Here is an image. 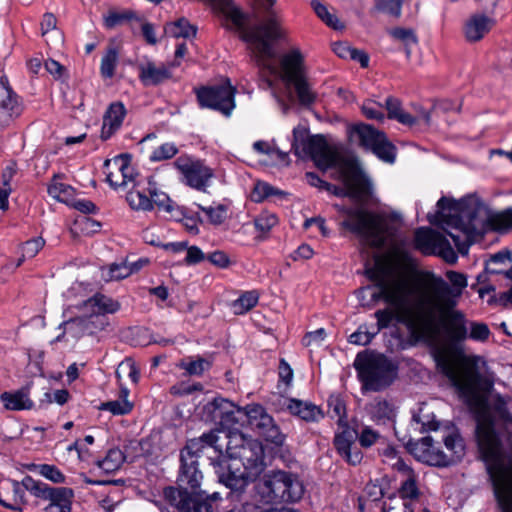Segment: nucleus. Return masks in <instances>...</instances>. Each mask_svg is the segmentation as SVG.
Wrapping results in <instances>:
<instances>
[{
	"label": "nucleus",
	"mask_w": 512,
	"mask_h": 512,
	"mask_svg": "<svg viewBox=\"0 0 512 512\" xmlns=\"http://www.w3.org/2000/svg\"><path fill=\"white\" fill-rule=\"evenodd\" d=\"M9 483L12 492V502H10L8 509L21 512L22 506L26 503L25 491L27 489L23 485V480L21 482L10 480Z\"/></svg>",
	"instance_id": "nucleus-50"
},
{
	"label": "nucleus",
	"mask_w": 512,
	"mask_h": 512,
	"mask_svg": "<svg viewBox=\"0 0 512 512\" xmlns=\"http://www.w3.org/2000/svg\"><path fill=\"white\" fill-rule=\"evenodd\" d=\"M83 306L91 315L113 314L120 309L117 301L101 293H96L87 299Z\"/></svg>",
	"instance_id": "nucleus-31"
},
{
	"label": "nucleus",
	"mask_w": 512,
	"mask_h": 512,
	"mask_svg": "<svg viewBox=\"0 0 512 512\" xmlns=\"http://www.w3.org/2000/svg\"><path fill=\"white\" fill-rule=\"evenodd\" d=\"M437 207V224L453 240L458 252L466 255L477 234L475 211H461L459 202L445 196L438 200Z\"/></svg>",
	"instance_id": "nucleus-5"
},
{
	"label": "nucleus",
	"mask_w": 512,
	"mask_h": 512,
	"mask_svg": "<svg viewBox=\"0 0 512 512\" xmlns=\"http://www.w3.org/2000/svg\"><path fill=\"white\" fill-rule=\"evenodd\" d=\"M104 168L107 182L116 190L126 187L129 183H135L134 168L129 154H120L106 160Z\"/></svg>",
	"instance_id": "nucleus-19"
},
{
	"label": "nucleus",
	"mask_w": 512,
	"mask_h": 512,
	"mask_svg": "<svg viewBox=\"0 0 512 512\" xmlns=\"http://www.w3.org/2000/svg\"><path fill=\"white\" fill-rule=\"evenodd\" d=\"M410 452L421 462L436 467H447L451 459L433 444V438L430 436L408 443Z\"/></svg>",
	"instance_id": "nucleus-22"
},
{
	"label": "nucleus",
	"mask_w": 512,
	"mask_h": 512,
	"mask_svg": "<svg viewBox=\"0 0 512 512\" xmlns=\"http://www.w3.org/2000/svg\"><path fill=\"white\" fill-rule=\"evenodd\" d=\"M165 32L174 38H190L195 37L197 28L193 26L186 18L182 17L178 20L166 25Z\"/></svg>",
	"instance_id": "nucleus-39"
},
{
	"label": "nucleus",
	"mask_w": 512,
	"mask_h": 512,
	"mask_svg": "<svg viewBox=\"0 0 512 512\" xmlns=\"http://www.w3.org/2000/svg\"><path fill=\"white\" fill-rule=\"evenodd\" d=\"M126 114V107L120 101L113 102L108 106L103 115L100 134L102 140L106 141L110 139L117 131L120 130Z\"/></svg>",
	"instance_id": "nucleus-24"
},
{
	"label": "nucleus",
	"mask_w": 512,
	"mask_h": 512,
	"mask_svg": "<svg viewBox=\"0 0 512 512\" xmlns=\"http://www.w3.org/2000/svg\"><path fill=\"white\" fill-rule=\"evenodd\" d=\"M125 455L119 448H111L107 451L102 460L96 462L97 466L105 473L110 474L117 471L125 461Z\"/></svg>",
	"instance_id": "nucleus-38"
},
{
	"label": "nucleus",
	"mask_w": 512,
	"mask_h": 512,
	"mask_svg": "<svg viewBox=\"0 0 512 512\" xmlns=\"http://www.w3.org/2000/svg\"><path fill=\"white\" fill-rule=\"evenodd\" d=\"M287 409L292 415L306 422H317L324 416L322 410L315 404L294 398L289 399Z\"/></svg>",
	"instance_id": "nucleus-30"
},
{
	"label": "nucleus",
	"mask_w": 512,
	"mask_h": 512,
	"mask_svg": "<svg viewBox=\"0 0 512 512\" xmlns=\"http://www.w3.org/2000/svg\"><path fill=\"white\" fill-rule=\"evenodd\" d=\"M147 191L150 195L153 207L157 206L159 210H163L165 212L172 211L173 207L171 199L165 192L159 190L153 177H147Z\"/></svg>",
	"instance_id": "nucleus-35"
},
{
	"label": "nucleus",
	"mask_w": 512,
	"mask_h": 512,
	"mask_svg": "<svg viewBox=\"0 0 512 512\" xmlns=\"http://www.w3.org/2000/svg\"><path fill=\"white\" fill-rule=\"evenodd\" d=\"M380 160L386 163H394L396 158V148L384 135L376 146L371 150Z\"/></svg>",
	"instance_id": "nucleus-47"
},
{
	"label": "nucleus",
	"mask_w": 512,
	"mask_h": 512,
	"mask_svg": "<svg viewBox=\"0 0 512 512\" xmlns=\"http://www.w3.org/2000/svg\"><path fill=\"white\" fill-rule=\"evenodd\" d=\"M414 246L423 254L438 255L450 264L457 261V255L449 240L431 228L421 227L415 231Z\"/></svg>",
	"instance_id": "nucleus-17"
},
{
	"label": "nucleus",
	"mask_w": 512,
	"mask_h": 512,
	"mask_svg": "<svg viewBox=\"0 0 512 512\" xmlns=\"http://www.w3.org/2000/svg\"><path fill=\"white\" fill-rule=\"evenodd\" d=\"M57 19L52 13H45L43 19L41 21V31L42 36H46L49 32H54V42L55 44L63 43V35L57 29Z\"/></svg>",
	"instance_id": "nucleus-57"
},
{
	"label": "nucleus",
	"mask_w": 512,
	"mask_h": 512,
	"mask_svg": "<svg viewBox=\"0 0 512 512\" xmlns=\"http://www.w3.org/2000/svg\"><path fill=\"white\" fill-rule=\"evenodd\" d=\"M403 0H375L378 11L399 18L401 16Z\"/></svg>",
	"instance_id": "nucleus-61"
},
{
	"label": "nucleus",
	"mask_w": 512,
	"mask_h": 512,
	"mask_svg": "<svg viewBox=\"0 0 512 512\" xmlns=\"http://www.w3.org/2000/svg\"><path fill=\"white\" fill-rule=\"evenodd\" d=\"M308 130L303 126H297L293 129V140L291 143V151L300 157L304 158V154L307 151V143L310 140Z\"/></svg>",
	"instance_id": "nucleus-42"
},
{
	"label": "nucleus",
	"mask_w": 512,
	"mask_h": 512,
	"mask_svg": "<svg viewBox=\"0 0 512 512\" xmlns=\"http://www.w3.org/2000/svg\"><path fill=\"white\" fill-rule=\"evenodd\" d=\"M424 295L420 299L419 341L429 342L444 333L452 344L468 339L469 320L456 309L457 300H444L443 292L450 290L449 283L441 276L426 271Z\"/></svg>",
	"instance_id": "nucleus-2"
},
{
	"label": "nucleus",
	"mask_w": 512,
	"mask_h": 512,
	"mask_svg": "<svg viewBox=\"0 0 512 512\" xmlns=\"http://www.w3.org/2000/svg\"><path fill=\"white\" fill-rule=\"evenodd\" d=\"M387 32L394 40L403 44L406 57L409 59L412 47L418 44V37L415 31L411 28L395 27L389 29Z\"/></svg>",
	"instance_id": "nucleus-36"
},
{
	"label": "nucleus",
	"mask_w": 512,
	"mask_h": 512,
	"mask_svg": "<svg viewBox=\"0 0 512 512\" xmlns=\"http://www.w3.org/2000/svg\"><path fill=\"white\" fill-rule=\"evenodd\" d=\"M329 412L333 416L338 417V421L342 422L346 418V405L340 395H330L327 400Z\"/></svg>",
	"instance_id": "nucleus-63"
},
{
	"label": "nucleus",
	"mask_w": 512,
	"mask_h": 512,
	"mask_svg": "<svg viewBox=\"0 0 512 512\" xmlns=\"http://www.w3.org/2000/svg\"><path fill=\"white\" fill-rule=\"evenodd\" d=\"M434 360L438 371L449 380L459 398L481 413L476 427L480 456L501 512H512V458L505 453L495 422L488 414L491 409L505 425H512L511 398L495 394L489 404L486 393L493 384L481 374L476 363L467 358L457 361L447 351L437 350Z\"/></svg>",
	"instance_id": "nucleus-1"
},
{
	"label": "nucleus",
	"mask_w": 512,
	"mask_h": 512,
	"mask_svg": "<svg viewBox=\"0 0 512 512\" xmlns=\"http://www.w3.org/2000/svg\"><path fill=\"white\" fill-rule=\"evenodd\" d=\"M137 271H139V267H136V264L112 263L107 269H102V278L105 281L121 280Z\"/></svg>",
	"instance_id": "nucleus-37"
},
{
	"label": "nucleus",
	"mask_w": 512,
	"mask_h": 512,
	"mask_svg": "<svg viewBox=\"0 0 512 512\" xmlns=\"http://www.w3.org/2000/svg\"><path fill=\"white\" fill-rule=\"evenodd\" d=\"M0 83L3 85V95L0 98V116L8 119L19 117L23 111V106L18 95L9 87L7 77H1Z\"/></svg>",
	"instance_id": "nucleus-26"
},
{
	"label": "nucleus",
	"mask_w": 512,
	"mask_h": 512,
	"mask_svg": "<svg viewBox=\"0 0 512 512\" xmlns=\"http://www.w3.org/2000/svg\"><path fill=\"white\" fill-rule=\"evenodd\" d=\"M353 134L357 136L359 145L370 151L385 135L383 132L378 131L373 126L363 123L354 126Z\"/></svg>",
	"instance_id": "nucleus-33"
},
{
	"label": "nucleus",
	"mask_w": 512,
	"mask_h": 512,
	"mask_svg": "<svg viewBox=\"0 0 512 512\" xmlns=\"http://www.w3.org/2000/svg\"><path fill=\"white\" fill-rule=\"evenodd\" d=\"M48 193L59 202H63L69 206L75 199L74 188L65 183L53 182L48 186Z\"/></svg>",
	"instance_id": "nucleus-41"
},
{
	"label": "nucleus",
	"mask_w": 512,
	"mask_h": 512,
	"mask_svg": "<svg viewBox=\"0 0 512 512\" xmlns=\"http://www.w3.org/2000/svg\"><path fill=\"white\" fill-rule=\"evenodd\" d=\"M311 6L316 13V15L329 27L334 30H342L344 29V24L337 18L336 15L331 14L327 7L319 2L318 0H312Z\"/></svg>",
	"instance_id": "nucleus-45"
},
{
	"label": "nucleus",
	"mask_w": 512,
	"mask_h": 512,
	"mask_svg": "<svg viewBox=\"0 0 512 512\" xmlns=\"http://www.w3.org/2000/svg\"><path fill=\"white\" fill-rule=\"evenodd\" d=\"M399 493L402 499H417L420 492L417 486V476L416 474L407 477L405 481L402 482Z\"/></svg>",
	"instance_id": "nucleus-59"
},
{
	"label": "nucleus",
	"mask_w": 512,
	"mask_h": 512,
	"mask_svg": "<svg viewBox=\"0 0 512 512\" xmlns=\"http://www.w3.org/2000/svg\"><path fill=\"white\" fill-rule=\"evenodd\" d=\"M213 450L216 456H210L209 459L219 482L230 489L229 497L232 500L241 501V494L256 476H250L249 471L243 468L239 462L231 459L228 455L225 456L222 453V446L216 443Z\"/></svg>",
	"instance_id": "nucleus-13"
},
{
	"label": "nucleus",
	"mask_w": 512,
	"mask_h": 512,
	"mask_svg": "<svg viewBox=\"0 0 512 512\" xmlns=\"http://www.w3.org/2000/svg\"><path fill=\"white\" fill-rule=\"evenodd\" d=\"M118 64V50L115 47H109L101 59L100 74L104 79H110L115 74Z\"/></svg>",
	"instance_id": "nucleus-44"
},
{
	"label": "nucleus",
	"mask_w": 512,
	"mask_h": 512,
	"mask_svg": "<svg viewBox=\"0 0 512 512\" xmlns=\"http://www.w3.org/2000/svg\"><path fill=\"white\" fill-rule=\"evenodd\" d=\"M179 152L178 147L172 142H166L155 148L149 156L151 162H160L172 159Z\"/></svg>",
	"instance_id": "nucleus-53"
},
{
	"label": "nucleus",
	"mask_w": 512,
	"mask_h": 512,
	"mask_svg": "<svg viewBox=\"0 0 512 512\" xmlns=\"http://www.w3.org/2000/svg\"><path fill=\"white\" fill-rule=\"evenodd\" d=\"M254 491L263 504L295 503L303 497L305 488L298 474L272 470L254 485Z\"/></svg>",
	"instance_id": "nucleus-6"
},
{
	"label": "nucleus",
	"mask_w": 512,
	"mask_h": 512,
	"mask_svg": "<svg viewBox=\"0 0 512 512\" xmlns=\"http://www.w3.org/2000/svg\"><path fill=\"white\" fill-rule=\"evenodd\" d=\"M23 485L32 495L37 498L47 500L53 487L34 480L31 476H25L23 478Z\"/></svg>",
	"instance_id": "nucleus-52"
},
{
	"label": "nucleus",
	"mask_w": 512,
	"mask_h": 512,
	"mask_svg": "<svg viewBox=\"0 0 512 512\" xmlns=\"http://www.w3.org/2000/svg\"><path fill=\"white\" fill-rule=\"evenodd\" d=\"M87 325V319L84 317H77L64 321L60 324L59 328L64 327L62 334L58 335L56 341H61L65 335V332L74 333L73 336L77 337V332L83 330Z\"/></svg>",
	"instance_id": "nucleus-62"
},
{
	"label": "nucleus",
	"mask_w": 512,
	"mask_h": 512,
	"mask_svg": "<svg viewBox=\"0 0 512 512\" xmlns=\"http://www.w3.org/2000/svg\"><path fill=\"white\" fill-rule=\"evenodd\" d=\"M204 491L187 492L175 487L164 489L166 500L179 512H213V501L220 499L218 492L205 495Z\"/></svg>",
	"instance_id": "nucleus-15"
},
{
	"label": "nucleus",
	"mask_w": 512,
	"mask_h": 512,
	"mask_svg": "<svg viewBox=\"0 0 512 512\" xmlns=\"http://www.w3.org/2000/svg\"><path fill=\"white\" fill-rule=\"evenodd\" d=\"M220 12L226 15L241 31L242 39L249 43L253 49V59L263 71L276 74L277 69L271 63L276 53L272 42L283 37L280 20L274 13H270L264 23L245 26V15L240 9L232 5L231 0H208Z\"/></svg>",
	"instance_id": "nucleus-4"
},
{
	"label": "nucleus",
	"mask_w": 512,
	"mask_h": 512,
	"mask_svg": "<svg viewBox=\"0 0 512 512\" xmlns=\"http://www.w3.org/2000/svg\"><path fill=\"white\" fill-rule=\"evenodd\" d=\"M30 471H36L41 476L53 483H64V474L55 466L50 464H30L27 466Z\"/></svg>",
	"instance_id": "nucleus-48"
},
{
	"label": "nucleus",
	"mask_w": 512,
	"mask_h": 512,
	"mask_svg": "<svg viewBox=\"0 0 512 512\" xmlns=\"http://www.w3.org/2000/svg\"><path fill=\"white\" fill-rule=\"evenodd\" d=\"M74 491L67 487H53L48 501L49 505L45 507V512H71L72 499Z\"/></svg>",
	"instance_id": "nucleus-28"
},
{
	"label": "nucleus",
	"mask_w": 512,
	"mask_h": 512,
	"mask_svg": "<svg viewBox=\"0 0 512 512\" xmlns=\"http://www.w3.org/2000/svg\"><path fill=\"white\" fill-rule=\"evenodd\" d=\"M426 271L409 280L407 278L379 279L372 294V300H383L391 307L379 309L374 313L377 320V333L393 323L404 325L410 335L419 341L421 317L420 299L424 295Z\"/></svg>",
	"instance_id": "nucleus-3"
},
{
	"label": "nucleus",
	"mask_w": 512,
	"mask_h": 512,
	"mask_svg": "<svg viewBox=\"0 0 512 512\" xmlns=\"http://www.w3.org/2000/svg\"><path fill=\"white\" fill-rule=\"evenodd\" d=\"M214 431L203 433L200 437L190 439L180 453V470L177 478L178 487L184 491L196 493L200 488L203 474L198 467V458L207 448H213L218 442Z\"/></svg>",
	"instance_id": "nucleus-7"
},
{
	"label": "nucleus",
	"mask_w": 512,
	"mask_h": 512,
	"mask_svg": "<svg viewBox=\"0 0 512 512\" xmlns=\"http://www.w3.org/2000/svg\"><path fill=\"white\" fill-rule=\"evenodd\" d=\"M354 439L355 432L345 429L335 435L333 444L343 460L350 465L356 466L362 461L363 454L357 447L353 446Z\"/></svg>",
	"instance_id": "nucleus-23"
},
{
	"label": "nucleus",
	"mask_w": 512,
	"mask_h": 512,
	"mask_svg": "<svg viewBox=\"0 0 512 512\" xmlns=\"http://www.w3.org/2000/svg\"><path fill=\"white\" fill-rule=\"evenodd\" d=\"M362 388L381 391L396 377L397 367L383 354L360 352L353 364Z\"/></svg>",
	"instance_id": "nucleus-8"
},
{
	"label": "nucleus",
	"mask_w": 512,
	"mask_h": 512,
	"mask_svg": "<svg viewBox=\"0 0 512 512\" xmlns=\"http://www.w3.org/2000/svg\"><path fill=\"white\" fill-rule=\"evenodd\" d=\"M468 327V338L473 341L484 343L491 336V331L484 322L469 321Z\"/></svg>",
	"instance_id": "nucleus-56"
},
{
	"label": "nucleus",
	"mask_w": 512,
	"mask_h": 512,
	"mask_svg": "<svg viewBox=\"0 0 512 512\" xmlns=\"http://www.w3.org/2000/svg\"><path fill=\"white\" fill-rule=\"evenodd\" d=\"M173 165L183 176V182L199 191L205 192L214 177L213 170L203 161L193 159L188 155L179 156Z\"/></svg>",
	"instance_id": "nucleus-18"
},
{
	"label": "nucleus",
	"mask_w": 512,
	"mask_h": 512,
	"mask_svg": "<svg viewBox=\"0 0 512 512\" xmlns=\"http://www.w3.org/2000/svg\"><path fill=\"white\" fill-rule=\"evenodd\" d=\"M372 418L377 422L385 423L395 417L393 406L386 400H377L371 405Z\"/></svg>",
	"instance_id": "nucleus-46"
},
{
	"label": "nucleus",
	"mask_w": 512,
	"mask_h": 512,
	"mask_svg": "<svg viewBox=\"0 0 512 512\" xmlns=\"http://www.w3.org/2000/svg\"><path fill=\"white\" fill-rule=\"evenodd\" d=\"M446 277L449 280L448 291L443 292V299L457 300L462 295L463 290L467 287V277L461 272L449 270L446 272Z\"/></svg>",
	"instance_id": "nucleus-34"
},
{
	"label": "nucleus",
	"mask_w": 512,
	"mask_h": 512,
	"mask_svg": "<svg viewBox=\"0 0 512 512\" xmlns=\"http://www.w3.org/2000/svg\"><path fill=\"white\" fill-rule=\"evenodd\" d=\"M100 410L109 411L113 415H126L133 409V404L126 399H118L101 403Z\"/></svg>",
	"instance_id": "nucleus-55"
},
{
	"label": "nucleus",
	"mask_w": 512,
	"mask_h": 512,
	"mask_svg": "<svg viewBox=\"0 0 512 512\" xmlns=\"http://www.w3.org/2000/svg\"><path fill=\"white\" fill-rule=\"evenodd\" d=\"M492 228L499 232H505L512 228V207H508L493 214L490 219Z\"/></svg>",
	"instance_id": "nucleus-49"
},
{
	"label": "nucleus",
	"mask_w": 512,
	"mask_h": 512,
	"mask_svg": "<svg viewBox=\"0 0 512 512\" xmlns=\"http://www.w3.org/2000/svg\"><path fill=\"white\" fill-rule=\"evenodd\" d=\"M171 77V71L164 65L157 66L151 61L139 65V79L145 86L159 85Z\"/></svg>",
	"instance_id": "nucleus-27"
},
{
	"label": "nucleus",
	"mask_w": 512,
	"mask_h": 512,
	"mask_svg": "<svg viewBox=\"0 0 512 512\" xmlns=\"http://www.w3.org/2000/svg\"><path fill=\"white\" fill-rule=\"evenodd\" d=\"M253 223L255 229L265 235L278 224V217L274 213L263 211L254 218Z\"/></svg>",
	"instance_id": "nucleus-51"
},
{
	"label": "nucleus",
	"mask_w": 512,
	"mask_h": 512,
	"mask_svg": "<svg viewBox=\"0 0 512 512\" xmlns=\"http://www.w3.org/2000/svg\"><path fill=\"white\" fill-rule=\"evenodd\" d=\"M341 211L346 215L341 226L356 234L363 242L374 248H381L385 238V220L379 214L359 207H344Z\"/></svg>",
	"instance_id": "nucleus-9"
},
{
	"label": "nucleus",
	"mask_w": 512,
	"mask_h": 512,
	"mask_svg": "<svg viewBox=\"0 0 512 512\" xmlns=\"http://www.w3.org/2000/svg\"><path fill=\"white\" fill-rule=\"evenodd\" d=\"M304 157H310L321 170H327L340 165L338 153L329 146L322 135L310 137Z\"/></svg>",
	"instance_id": "nucleus-21"
},
{
	"label": "nucleus",
	"mask_w": 512,
	"mask_h": 512,
	"mask_svg": "<svg viewBox=\"0 0 512 512\" xmlns=\"http://www.w3.org/2000/svg\"><path fill=\"white\" fill-rule=\"evenodd\" d=\"M495 20L483 13L472 14L465 22L463 32L468 42H478L492 29Z\"/></svg>",
	"instance_id": "nucleus-25"
},
{
	"label": "nucleus",
	"mask_w": 512,
	"mask_h": 512,
	"mask_svg": "<svg viewBox=\"0 0 512 512\" xmlns=\"http://www.w3.org/2000/svg\"><path fill=\"white\" fill-rule=\"evenodd\" d=\"M244 417V425L256 430L259 435L264 437L267 442L276 446H282L285 441V435L274 423L273 418L266 412L260 404H249L245 406V414H239Z\"/></svg>",
	"instance_id": "nucleus-16"
},
{
	"label": "nucleus",
	"mask_w": 512,
	"mask_h": 512,
	"mask_svg": "<svg viewBox=\"0 0 512 512\" xmlns=\"http://www.w3.org/2000/svg\"><path fill=\"white\" fill-rule=\"evenodd\" d=\"M213 420L218 422L223 429L231 431L239 430L236 425L244 426L245 407H238L227 399L215 398L210 404Z\"/></svg>",
	"instance_id": "nucleus-20"
},
{
	"label": "nucleus",
	"mask_w": 512,
	"mask_h": 512,
	"mask_svg": "<svg viewBox=\"0 0 512 512\" xmlns=\"http://www.w3.org/2000/svg\"><path fill=\"white\" fill-rule=\"evenodd\" d=\"M281 79L286 86L294 88L298 103L306 108L314 105L318 100V93L309 82L304 65V58L298 49L285 54L281 61Z\"/></svg>",
	"instance_id": "nucleus-10"
},
{
	"label": "nucleus",
	"mask_w": 512,
	"mask_h": 512,
	"mask_svg": "<svg viewBox=\"0 0 512 512\" xmlns=\"http://www.w3.org/2000/svg\"><path fill=\"white\" fill-rule=\"evenodd\" d=\"M236 89L229 80L217 85L201 86L195 89L198 104L229 117L235 108Z\"/></svg>",
	"instance_id": "nucleus-14"
},
{
	"label": "nucleus",
	"mask_w": 512,
	"mask_h": 512,
	"mask_svg": "<svg viewBox=\"0 0 512 512\" xmlns=\"http://www.w3.org/2000/svg\"><path fill=\"white\" fill-rule=\"evenodd\" d=\"M376 334L377 331L369 332L366 325H360L358 329L349 336L348 342L354 345L366 346L371 343Z\"/></svg>",
	"instance_id": "nucleus-60"
},
{
	"label": "nucleus",
	"mask_w": 512,
	"mask_h": 512,
	"mask_svg": "<svg viewBox=\"0 0 512 512\" xmlns=\"http://www.w3.org/2000/svg\"><path fill=\"white\" fill-rule=\"evenodd\" d=\"M506 262L512 263V252L509 250H501L490 256L485 265V272L488 274H502V270H495L493 264H505Z\"/></svg>",
	"instance_id": "nucleus-58"
},
{
	"label": "nucleus",
	"mask_w": 512,
	"mask_h": 512,
	"mask_svg": "<svg viewBox=\"0 0 512 512\" xmlns=\"http://www.w3.org/2000/svg\"><path fill=\"white\" fill-rule=\"evenodd\" d=\"M339 172L343 187L328 183L325 184V190L338 197H348L360 205L368 203L372 197L373 187L359 166L353 161L342 160Z\"/></svg>",
	"instance_id": "nucleus-11"
},
{
	"label": "nucleus",
	"mask_w": 512,
	"mask_h": 512,
	"mask_svg": "<svg viewBox=\"0 0 512 512\" xmlns=\"http://www.w3.org/2000/svg\"><path fill=\"white\" fill-rule=\"evenodd\" d=\"M0 400L4 404V407L11 411L30 410L34 407V403L30 399L27 389L3 392L0 395Z\"/></svg>",
	"instance_id": "nucleus-32"
},
{
	"label": "nucleus",
	"mask_w": 512,
	"mask_h": 512,
	"mask_svg": "<svg viewBox=\"0 0 512 512\" xmlns=\"http://www.w3.org/2000/svg\"><path fill=\"white\" fill-rule=\"evenodd\" d=\"M308 130L303 126H297L293 129V140L291 143V151L300 157L304 158V154L307 151V143L310 140Z\"/></svg>",
	"instance_id": "nucleus-43"
},
{
	"label": "nucleus",
	"mask_w": 512,
	"mask_h": 512,
	"mask_svg": "<svg viewBox=\"0 0 512 512\" xmlns=\"http://www.w3.org/2000/svg\"><path fill=\"white\" fill-rule=\"evenodd\" d=\"M134 13L132 11H123V12H109V14L104 18V24L106 28L112 29L116 26H119L132 18H134Z\"/></svg>",
	"instance_id": "nucleus-64"
},
{
	"label": "nucleus",
	"mask_w": 512,
	"mask_h": 512,
	"mask_svg": "<svg viewBox=\"0 0 512 512\" xmlns=\"http://www.w3.org/2000/svg\"><path fill=\"white\" fill-rule=\"evenodd\" d=\"M126 200L133 210H153L151 198L147 191V179L135 182L133 188L127 193Z\"/></svg>",
	"instance_id": "nucleus-29"
},
{
	"label": "nucleus",
	"mask_w": 512,
	"mask_h": 512,
	"mask_svg": "<svg viewBox=\"0 0 512 512\" xmlns=\"http://www.w3.org/2000/svg\"><path fill=\"white\" fill-rule=\"evenodd\" d=\"M259 300V294L257 291H246L242 293L239 298L234 300L232 302V309L234 314L241 315L248 311H250L252 308H254Z\"/></svg>",
	"instance_id": "nucleus-40"
},
{
	"label": "nucleus",
	"mask_w": 512,
	"mask_h": 512,
	"mask_svg": "<svg viewBox=\"0 0 512 512\" xmlns=\"http://www.w3.org/2000/svg\"><path fill=\"white\" fill-rule=\"evenodd\" d=\"M226 453L243 468L249 471L250 476H258L265 468L264 449L260 441L247 437L240 430L227 434Z\"/></svg>",
	"instance_id": "nucleus-12"
},
{
	"label": "nucleus",
	"mask_w": 512,
	"mask_h": 512,
	"mask_svg": "<svg viewBox=\"0 0 512 512\" xmlns=\"http://www.w3.org/2000/svg\"><path fill=\"white\" fill-rule=\"evenodd\" d=\"M198 208L206 214L209 222L213 225H221L226 219L227 206L224 204H218L216 206L208 207L198 205Z\"/></svg>",
	"instance_id": "nucleus-54"
}]
</instances>
